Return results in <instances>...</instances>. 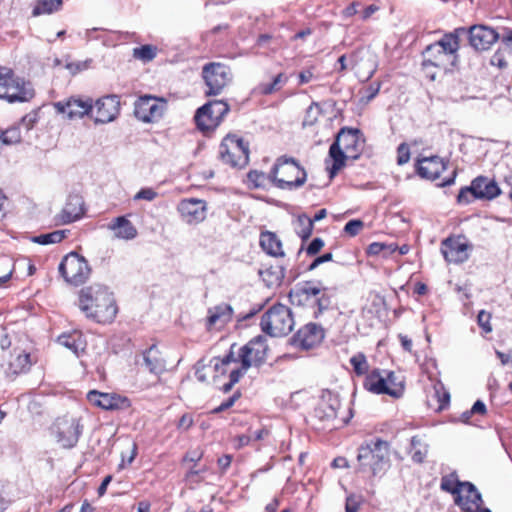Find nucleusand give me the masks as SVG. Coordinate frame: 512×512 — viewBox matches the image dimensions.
Segmentation results:
<instances>
[{"mask_svg": "<svg viewBox=\"0 0 512 512\" xmlns=\"http://www.w3.org/2000/svg\"><path fill=\"white\" fill-rule=\"evenodd\" d=\"M501 44L504 47V50L512 55V29L507 28L503 30L501 35Z\"/></svg>", "mask_w": 512, "mask_h": 512, "instance_id": "obj_54", "label": "nucleus"}, {"mask_svg": "<svg viewBox=\"0 0 512 512\" xmlns=\"http://www.w3.org/2000/svg\"><path fill=\"white\" fill-rule=\"evenodd\" d=\"M79 308L87 318L98 323H110L117 314V306L112 293L99 284L91 285L80 291Z\"/></svg>", "mask_w": 512, "mask_h": 512, "instance_id": "obj_2", "label": "nucleus"}, {"mask_svg": "<svg viewBox=\"0 0 512 512\" xmlns=\"http://www.w3.org/2000/svg\"><path fill=\"white\" fill-rule=\"evenodd\" d=\"M258 275L267 289H276L282 282L284 271L280 265H272L259 269Z\"/></svg>", "mask_w": 512, "mask_h": 512, "instance_id": "obj_31", "label": "nucleus"}, {"mask_svg": "<svg viewBox=\"0 0 512 512\" xmlns=\"http://www.w3.org/2000/svg\"><path fill=\"white\" fill-rule=\"evenodd\" d=\"M85 212L81 194H69L62 211L57 215L60 224H69L80 219Z\"/></svg>", "mask_w": 512, "mask_h": 512, "instance_id": "obj_25", "label": "nucleus"}, {"mask_svg": "<svg viewBox=\"0 0 512 512\" xmlns=\"http://www.w3.org/2000/svg\"><path fill=\"white\" fill-rule=\"evenodd\" d=\"M95 107V123H109L112 122L119 114L120 101L118 96L110 95L98 99L93 105Z\"/></svg>", "mask_w": 512, "mask_h": 512, "instance_id": "obj_22", "label": "nucleus"}, {"mask_svg": "<svg viewBox=\"0 0 512 512\" xmlns=\"http://www.w3.org/2000/svg\"><path fill=\"white\" fill-rule=\"evenodd\" d=\"M59 272L66 282L78 286L88 279L90 267L84 257L76 252H71L61 261Z\"/></svg>", "mask_w": 512, "mask_h": 512, "instance_id": "obj_13", "label": "nucleus"}, {"mask_svg": "<svg viewBox=\"0 0 512 512\" xmlns=\"http://www.w3.org/2000/svg\"><path fill=\"white\" fill-rule=\"evenodd\" d=\"M491 314L485 310H481L477 316V323L485 334L492 332Z\"/></svg>", "mask_w": 512, "mask_h": 512, "instance_id": "obj_50", "label": "nucleus"}, {"mask_svg": "<svg viewBox=\"0 0 512 512\" xmlns=\"http://www.w3.org/2000/svg\"><path fill=\"white\" fill-rule=\"evenodd\" d=\"M259 244L262 250L274 258L284 257L282 242L277 234L270 231L261 232Z\"/></svg>", "mask_w": 512, "mask_h": 512, "instance_id": "obj_29", "label": "nucleus"}, {"mask_svg": "<svg viewBox=\"0 0 512 512\" xmlns=\"http://www.w3.org/2000/svg\"><path fill=\"white\" fill-rule=\"evenodd\" d=\"M504 48L498 49L491 57L490 63L492 66H496L500 69H504L507 67V61L504 56Z\"/></svg>", "mask_w": 512, "mask_h": 512, "instance_id": "obj_52", "label": "nucleus"}, {"mask_svg": "<svg viewBox=\"0 0 512 512\" xmlns=\"http://www.w3.org/2000/svg\"><path fill=\"white\" fill-rule=\"evenodd\" d=\"M360 507V499L355 495L348 496L346 499V512H358Z\"/></svg>", "mask_w": 512, "mask_h": 512, "instance_id": "obj_57", "label": "nucleus"}, {"mask_svg": "<svg viewBox=\"0 0 512 512\" xmlns=\"http://www.w3.org/2000/svg\"><path fill=\"white\" fill-rule=\"evenodd\" d=\"M466 33L465 28H456L445 34L439 41L428 45L423 51V68L435 67L447 71L455 65L459 38Z\"/></svg>", "mask_w": 512, "mask_h": 512, "instance_id": "obj_3", "label": "nucleus"}, {"mask_svg": "<svg viewBox=\"0 0 512 512\" xmlns=\"http://www.w3.org/2000/svg\"><path fill=\"white\" fill-rule=\"evenodd\" d=\"M410 160V150L406 143H401L397 148V163L404 165Z\"/></svg>", "mask_w": 512, "mask_h": 512, "instance_id": "obj_53", "label": "nucleus"}, {"mask_svg": "<svg viewBox=\"0 0 512 512\" xmlns=\"http://www.w3.org/2000/svg\"><path fill=\"white\" fill-rule=\"evenodd\" d=\"M287 81L288 77L283 73H279L274 77L271 83L261 84L260 92L264 95L273 94L279 91L287 83Z\"/></svg>", "mask_w": 512, "mask_h": 512, "instance_id": "obj_42", "label": "nucleus"}, {"mask_svg": "<svg viewBox=\"0 0 512 512\" xmlns=\"http://www.w3.org/2000/svg\"><path fill=\"white\" fill-rule=\"evenodd\" d=\"M357 460L362 472L373 476L386 471L390 464V444L382 439H376L359 448Z\"/></svg>", "mask_w": 512, "mask_h": 512, "instance_id": "obj_6", "label": "nucleus"}, {"mask_svg": "<svg viewBox=\"0 0 512 512\" xmlns=\"http://www.w3.org/2000/svg\"><path fill=\"white\" fill-rule=\"evenodd\" d=\"M340 400L336 394L327 390L322 393L318 406L315 409V417L323 423L322 428L333 429L337 418Z\"/></svg>", "mask_w": 512, "mask_h": 512, "instance_id": "obj_18", "label": "nucleus"}, {"mask_svg": "<svg viewBox=\"0 0 512 512\" xmlns=\"http://www.w3.org/2000/svg\"><path fill=\"white\" fill-rule=\"evenodd\" d=\"M136 364L144 367L154 375H161L166 371V360L157 345L153 344L141 353L140 359L136 358Z\"/></svg>", "mask_w": 512, "mask_h": 512, "instance_id": "obj_24", "label": "nucleus"}, {"mask_svg": "<svg viewBox=\"0 0 512 512\" xmlns=\"http://www.w3.org/2000/svg\"><path fill=\"white\" fill-rule=\"evenodd\" d=\"M499 194H457L459 204H468L477 199L492 200Z\"/></svg>", "mask_w": 512, "mask_h": 512, "instance_id": "obj_49", "label": "nucleus"}, {"mask_svg": "<svg viewBox=\"0 0 512 512\" xmlns=\"http://www.w3.org/2000/svg\"><path fill=\"white\" fill-rule=\"evenodd\" d=\"M53 107L58 114H66L72 120L89 115L93 111V101L89 97L72 96L53 103Z\"/></svg>", "mask_w": 512, "mask_h": 512, "instance_id": "obj_16", "label": "nucleus"}, {"mask_svg": "<svg viewBox=\"0 0 512 512\" xmlns=\"http://www.w3.org/2000/svg\"><path fill=\"white\" fill-rule=\"evenodd\" d=\"M180 218L188 225H197L203 222L207 216L206 201L190 197L183 199L177 207Z\"/></svg>", "mask_w": 512, "mask_h": 512, "instance_id": "obj_19", "label": "nucleus"}, {"mask_svg": "<svg viewBox=\"0 0 512 512\" xmlns=\"http://www.w3.org/2000/svg\"><path fill=\"white\" fill-rule=\"evenodd\" d=\"M203 78L208 87L207 95H218L231 80L230 69L221 63H210L203 68Z\"/></svg>", "mask_w": 512, "mask_h": 512, "instance_id": "obj_14", "label": "nucleus"}, {"mask_svg": "<svg viewBox=\"0 0 512 512\" xmlns=\"http://www.w3.org/2000/svg\"><path fill=\"white\" fill-rule=\"evenodd\" d=\"M350 364L358 376L366 374L369 370V364L364 353L358 352L350 358Z\"/></svg>", "mask_w": 512, "mask_h": 512, "instance_id": "obj_46", "label": "nucleus"}, {"mask_svg": "<svg viewBox=\"0 0 512 512\" xmlns=\"http://www.w3.org/2000/svg\"><path fill=\"white\" fill-rule=\"evenodd\" d=\"M364 387L375 394H387L386 375H382L378 369L373 370L366 376Z\"/></svg>", "mask_w": 512, "mask_h": 512, "instance_id": "obj_34", "label": "nucleus"}, {"mask_svg": "<svg viewBox=\"0 0 512 512\" xmlns=\"http://www.w3.org/2000/svg\"><path fill=\"white\" fill-rule=\"evenodd\" d=\"M386 374V383H387V395L393 398H399L403 395L404 392V382L403 380L397 376L394 372H385Z\"/></svg>", "mask_w": 512, "mask_h": 512, "instance_id": "obj_38", "label": "nucleus"}, {"mask_svg": "<svg viewBox=\"0 0 512 512\" xmlns=\"http://www.w3.org/2000/svg\"><path fill=\"white\" fill-rule=\"evenodd\" d=\"M193 424V418L190 414H184L180 419L178 423V428L187 430L189 429Z\"/></svg>", "mask_w": 512, "mask_h": 512, "instance_id": "obj_61", "label": "nucleus"}, {"mask_svg": "<svg viewBox=\"0 0 512 512\" xmlns=\"http://www.w3.org/2000/svg\"><path fill=\"white\" fill-rule=\"evenodd\" d=\"M219 157L223 163L242 169L249 162V144L234 134H228L219 146Z\"/></svg>", "mask_w": 512, "mask_h": 512, "instance_id": "obj_10", "label": "nucleus"}, {"mask_svg": "<svg viewBox=\"0 0 512 512\" xmlns=\"http://www.w3.org/2000/svg\"><path fill=\"white\" fill-rule=\"evenodd\" d=\"M233 314V309L228 304H220L208 309L207 324L208 328H212L216 325L223 326L228 323Z\"/></svg>", "mask_w": 512, "mask_h": 512, "instance_id": "obj_30", "label": "nucleus"}, {"mask_svg": "<svg viewBox=\"0 0 512 512\" xmlns=\"http://www.w3.org/2000/svg\"><path fill=\"white\" fill-rule=\"evenodd\" d=\"M237 398H238V396L236 394H234L233 396L229 397L226 401L221 403L218 407L214 408L212 412L220 413L224 410L229 409L230 407H232L234 405Z\"/></svg>", "mask_w": 512, "mask_h": 512, "instance_id": "obj_60", "label": "nucleus"}, {"mask_svg": "<svg viewBox=\"0 0 512 512\" xmlns=\"http://www.w3.org/2000/svg\"><path fill=\"white\" fill-rule=\"evenodd\" d=\"M231 456L230 455H224L218 459V466L221 469V471H225L231 464Z\"/></svg>", "mask_w": 512, "mask_h": 512, "instance_id": "obj_64", "label": "nucleus"}, {"mask_svg": "<svg viewBox=\"0 0 512 512\" xmlns=\"http://www.w3.org/2000/svg\"><path fill=\"white\" fill-rule=\"evenodd\" d=\"M469 248L470 246L462 236L448 237L441 243V253L449 263L465 262L469 258Z\"/></svg>", "mask_w": 512, "mask_h": 512, "instance_id": "obj_21", "label": "nucleus"}, {"mask_svg": "<svg viewBox=\"0 0 512 512\" xmlns=\"http://www.w3.org/2000/svg\"><path fill=\"white\" fill-rule=\"evenodd\" d=\"M396 250L397 245L394 243L373 242L367 247L366 252L369 256L383 254L384 257H387L393 254Z\"/></svg>", "mask_w": 512, "mask_h": 512, "instance_id": "obj_39", "label": "nucleus"}, {"mask_svg": "<svg viewBox=\"0 0 512 512\" xmlns=\"http://www.w3.org/2000/svg\"><path fill=\"white\" fill-rule=\"evenodd\" d=\"M201 471L202 470H195V469L191 468L186 474L187 481H189L191 483H199L201 481V478L199 476Z\"/></svg>", "mask_w": 512, "mask_h": 512, "instance_id": "obj_62", "label": "nucleus"}, {"mask_svg": "<svg viewBox=\"0 0 512 512\" xmlns=\"http://www.w3.org/2000/svg\"><path fill=\"white\" fill-rule=\"evenodd\" d=\"M206 367L207 365L205 364L204 359L199 360L196 364L195 375L197 379L201 382H205L207 380V375L204 372Z\"/></svg>", "mask_w": 512, "mask_h": 512, "instance_id": "obj_59", "label": "nucleus"}, {"mask_svg": "<svg viewBox=\"0 0 512 512\" xmlns=\"http://www.w3.org/2000/svg\"><path fill=\"white\" fill-rule=\"evenodd\" d=\"M470 413L474 414H485L486 413V406L481 400H477L472 408L470 409Z\"/></svg>", "mask_w": 512, "mask_h": 512, "instance_id": "obj_63", "label": "nucleus"}, {"mask_svg": "<svg viewBox=\"0 0 512 512\" xmlns=\"http://www.w3.org/2000/svg\"><path fill=\"white\" fill-rule=\"evenodd\" d=\"M34 97L30 82L16 77L10 68L0 66V99L9 103L26 102Z\"/></svg>", "mask_w": 512, "mask_h": 512, "instance_id": "obj_8", "label": "nucleus"}, {"mask_svg": "<svg viewBox=\"0 0 512 512\" xmlns=\"http://www.w3.org/2000/svg\"><path fill=\"white\" fill-rule=\"evenodd\" d=\"M268 178L277 189L294 190L305 183L307 175L296 159L284 155L276 160Z\"/></svg>", "mask_w": 512, "mask_h": 512, "instance_id": "obj_4", "label": "nucleus"}, {"mask_svg": "<svg viewBox=\"0 0 512 512\" xmlns=\"http://www.w3.org/2000/svg\"><path fill=\"white\" fill-rule=\"evenodd\" d=\"M294 318L289 307L275 304L261 317L262 331L272 337L287 335L294 326Z\"/></svg>", "mask_w": 512, "mask_h": 512, "instance_id": "obj_9", "label": "nucleus"}, {"mask_svg": "<svg viewBox=\"0 0 512 512\" xmlns=\"http://www.w3.org/2000/svg\"><path fill=\"white\" fill-rule=\"evenodd\" d=\"M166 102L150 95L140 97L135 102V116L146 123L160 119L164 113Z\"/></svg>", "mask_w": 512, "mask_h": 512, "instance_id": "obj_17", "label": "nucleus"}, {"mask_svg": "<svg viewBox=\"0 0 512 512\" xmlns=\"http://www.w3.org/2000/svg\"><path fill=\"white\" fill-rule=\"evenodd\" d=\"M87 399L92 405L104 410L125 409L130 405L126 397L116 393H103L96 390L89 391Z\"/></svg>", "mask_w": 512, "mask_h": 512, "instance_id": "obj_23", "label": "nucleus"}, {"mask_svg": "<svg viewBox=\"0 0 512 512\" xmlns=\"http://www.w3.org/2000/svg\"><path fill=\"white\" fill-rule=\"evenodd\" d=\"M324 246V241L321 238H314L308 245L306 252L308 255H316Z\"/></svg>", "mask_w": 512, "mask_h": 512, "instance_id": "obj_56", "label": "nucleus"}, {"mask_svg": "<svg viewBox=\"0 0 512 512\" xmlns=\"http://www.w3.org/2000/svg\"><path fill=\"white\" fill-rule=\"evenodd\" d=\"M30 366V356L26 353H18L17 355H11V359L8 363L7 373L11 375H17L26 371Z\"/></svg>", "mask_w": 512, "mask_h": 512, "instance_id": "obj_37", "label": "nucleus"}, {"mask_svg": "<svg viewBox=\"0 0 512 512\" xmlns=\"http://www.w3.org/2000/svg\"><path fill=\"white\" fill-rule=\"evenodd\" d=\"M362 148L363 142L360 140L358 130L341 129L329 149V156L333 161L330 174L334 175L340 170L345 159H357Z\"/></svg>", "mask_w": 512, "mask_h": 512, "instance_id": "obj_7", "label": "nucleus"}, {"mask_svg": "<svg viewBox=\"0 0 512 512\" xmlns=\"http://www.w3.org/2000/svg\"><path fill=\"white\" fill-rule=\"evenodd\" d=\"M458 192H502L494 179L485 176L476 177L469 186L461 187Z\"/></svg>", "mask_w": 512, "mask_h": 512, "instance_id": "obj_32", "label": "nucleus"}, {"mask_svg": "<svg viewBox=\"0 0 512 512\" xmlns=\"http://www.w3.org/2000/svg\"><path fill=\"white\" fill-rule=\"evenodd\" d=\"M256 339H251L247 344L237 347L232 344L229 353L224 357H214L209 362L213 369V380L216 382L221 377H228L221 389L228 392L247 372L252 364V354L255 350Z\"/></svg>", "mask_w": 512, "mask_h": 512, "instance_id": "obj_1", "label": "nucleus"}, {"mask_svg": "<svg viewBox=\"0 0 512 512\" xmlns=\"http://www.w3.org/2000/svg\"><path fill=\"white\" fill-rule=\"evenodd\" d=\"M325 291L320 282H305L292 289L289 298L293 305L311 308L313 317L318 318L331 304Z\"/></svg>", "mask_w": 512, "mask_h": 512, "instance_id": "obj_5", "label": "nucleus"}, {"mask_svg": "<svg viewBox=\"0 0 512 512\" xmlns=\"http://www.w3.org/2000/svg\"><path fill=\"white\" fill-rule=\"evenodd\" d=\"M313 231V220L305 215H299L296 222V232L303 240L308 239Z\"/></svg>", "mask_w": 512, "mask_h": 512, "instance_id": "obj_40", "label": "nucleus"}, {"mask_svg": "<svg viewBox=\"0 0 512 512\" xmlns=\"http://www.w3.org/2000/svg\"><path fill=\"white\" fill-rule=\"evenodd\" d=\"M325 338V330L316 323H307L302 326L291 338L295 348L310 350L318 347Z\"/></svg>", "mask_w": 512, "mask_h": 512, "instance_id": "obj_15", "label": "nucleus"}, {"mask_svg": "<svg viewBox=\"0 0 512 512\" xmlns=\"http://www.w3.org/2000/svg\"><path fill=\"white\" fill-rule=\"evenodd\" d=\"M58 343L71 350L76 356H79L80 352H83L86 347V342L79 332L60 335Z\"/></svg>", "mask_w": 512, "mask_h": 512, "instance_id": "obj_35", "label": "nucleus"}, {"mask_svg": "<svg viewBox=\"0 0 512 512\" xmlns=\"http://www.w3.org/2000/svg\"><path fill=\"white\" fill-rule=\"evenodd\" d=\"M229 111V105L222 100H213L197 109L194 116L197 128L206 133L213 131Z\"/></svg>", "mask_w": 512, "mask_h": 512, "instance_id": "obj_11", "label": "nucleus"}, {"mask_svg": "<svg viewBox=\"0 0 512 512\" xmlns=\"http://www.w3.org/2000/svg\"><path fill=\"white\" fill-rule=\"evenodd\" d=\"M83 426L74 416L65 415L56 419L52 433L61 447L69 449L74 447L82 434Z\"/></svg>", "mask_w": 512, "mask_h": 512, "instance_id": "obj_12", "label": "nucleus"}, {"mask_svg": "<svg viewBox=\"0 0 512 512\" xmlns=\"http://www.w3.org/2000/svg\"><path fill=\"white\" fill-rule=\"evenodd\" d=\"M21 141L20 129L16 126L10 127L6 130L0 129V144L13 145Z\"/></svg>", "mask_w": 512, "mask_h": 512, "instance_id": "obj_47", "label": "nucleus"}, {"mask_svg": "<svg viewBox=\"0 0 512 512\" xmlns=\"http://www.w3.org/2000/svg\"><path fill=\"white\" fill-rule=\"evenodd\" d=\"M107 229L119 240L130 241L137 237L138 231L127 216H118L107 224Z\"/></svg>", "mask_w": 512, "mask_h": 512, "instance_id": "obj_26", "label": "nucleus"}, {"mask_svg": "<svg viewBox=\"0 0 512 512\" xmlns=\"http://www.w3.org/2000/svg\"><path fill=\"white\" fill-rule=\"evenodd\" d=\"M363 227H364V223L362 220L353 219V220L349 221L348 223H346V225L344 226V232L347 235L354 237L360 233V231L363 229Z\"/></svg>", "mask_w": 512, "mask_h": 512, "instance_id": "obj_51", "label": "nucleus"}, {"mask_svg": "<svg viewBox=\"0 0 512 512\" xmlns=\"http://www.w3.org/2000/svg\"><path fill=\"white\" fill-rule=\"evenodd\" d=\"M66 232V230H56L51 233L34 236L32 241L40 245L59 243L65 238Z\"/></svg>", "mask_w": 512, "mask_h": 512, "instance_id": "obj_41", "label": "nucleus"}, {"mask_svg": "<svg viewBox=\"0 0 512 512\" xmlns=\"http://www.w3.org/2000/svg\"><path fill=\"white\" fill-rule=\"evenodd\" d=\"M38 121V113L36 111H31L26 114L21 119V124L26 128L27 131L31 130L35 123Z\"/></svg>", "mask_w": 512, "mask_h": 512, "instance_id": "obj_55", "label": "nucleus"}, {"mask_svg": "<svg viewBox=\"0 0 512 512\" xmlns=\"http://www.w3.org/2000/svg\"><path fill=\"white\" fill-rule=\"evenodd\" d=\"M446 169V165L439 156L419 159L417 162L418 174L428 180H436Z\"/></svg>", "mask_w": 512, "mask_h": 512, "instance_id": "obj_27", "label": "nucleus"}, {"mask_svg": "<svg viewBox=\"0 0 512 512\" xmlns=\"http://www.w3.org/2000/svg\"><path fill=\"white\" fill-rule=\"evenodd\" d=\"M157 55V48L153 45H142L133 49V57L143 62L152 61Z\"/></svg>", "mask_w": 512, "mask_h": 512, "instance_id": "obj_45", "label": "nucleus"}, {"mask_svg": "<svg viewBox=\"0 0 512 512\" xmlns=\"http://www.w3.org/2000/svg\"><path fill=\"white\" fill-rule=\"evenodd\" d=\"M464 35H468L470 45L478 51H485L497 41H501L502 33L485 25H474L466 30Z\"/></svg>", "mask_w": 512, "mask_h": 512, "instance_id": "obj_20", "label": "nucleus"}, {"mask_svg": "<svg viewBox=\"0 0 512 512\" xmlns=\"http://www.w3.org/2000/svg\"><path fill=\"white\" fill-rule=\"evenodd\" d=\"M62 5V0H40L34 7L32 14L38 16L41 14H50L57 11Z\"/></svg>", "mask_w": 512, "mask_h": 512, "instance_id": "obj_44", "label": "nucleus"}, {"mask_svg": "<svg viewBox=\"0 0 512 512\" xmlns=\"http://www.w3.org/2000/svg\"><path fill=\"white\" fill-rule=\"evenodd\" d=\"M333 259L332 253H325L313 260V262L309 265L308 270L312 271L316 269L320 264L329 262Z\"/></svg>", "mask_w": 512, "mask_h": 512, "instance_id": "obj_58", "label": "nucleus"}, {"mask_svg": "<svg viewBox=\"0 0 512 512\" xmlns=\"http://www.w3.org/2000/svg\"><path fill=\"white\" fill-rule=\"evenodd\" d=\"M429 446L419 436H413L410 441V449L408 451L411 459L415 463H423L427 454Z\"/></svg>", "mask_w": 512, "mask_h": 512, "instance_id": "obj_36", "label": "nucleus"}, {"mask_svg": "<svg viewBox=\"0 0 512 512\" xmlns=\"http://www.w3.org/2000/svg\"><path fill=\"white\" fill-rule=\"evenodd\" d=\"M268 430H262L258 432V452L262 453L263 460H268L264 467L258 469V471H267L271 468V461L277 454V446L274 442L268 441L267 443H260L264 439V436H268Z\"/></svg>", "mask_w": 512, "mask_h": 512, "instance_id": "obj_33", "label": "nucleus"}, {"mask_svg": "<svg viewBox=\"0 0 512 512\" xmlns=\"http://www.w3.org/2000/svg\"><path fill=\"white\" fill-rule=\"evenodd\" d=\"M321 114V108L317 103H312L308 109L306 110V115L303 120L304 126H312L318 120L319 115Z\"/></svg>", "mask_w": 512, "mask_h": 512, "instance_id": "obj_48", "label": "nucleus"}, {"mask_svg": "<svg viewBox=\"0 0 512 512\" xmlns=\"http://www.w3.org/2000/svg\"><path fill=\"white\" fill-rule=\"evenodd\" d=\"M455 502L465 510H472L480 507L482 498L472 483L464 482L461 486V492L455 497Z\"/></svg>", "mask_w": 512, "mask_h": 512, "instance_id": "obj_28", "label": "nucleus"}, {"mask_svg": "<svg viewBox=\"0 0 512 512\" xmlns=\"http://www.w3.org/2000/svg\"><path fill=\"white\" fill-rule=\"evenodd\" d=\"M463 483L464 482L458 480L456 474L452 473L450 475L442 477L441 489L457 497L458 493L461 492V486Z\"/></svg>", "mask_w": 512, "mask_h": 512, "instance_id": "obj_43", "label": "nucleus"}]
</instances>
